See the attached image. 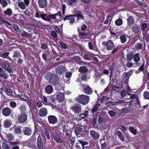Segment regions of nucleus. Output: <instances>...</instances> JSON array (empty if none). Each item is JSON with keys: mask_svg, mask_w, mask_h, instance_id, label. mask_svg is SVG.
<instances>
[{"mask_svg": "<svg viewBox=\"0 0 149 149\" xmlns=\"http://www.w3.org/2000/svg\"><path fill=\"white\" fill-rule=\"evenodd\" d=\"M102 45L103 46H106V49L107 50H112L114 48V46L113 42L110 40H109L107 42H103Z\"/></svg>", "mask_w": 149, "mask_h": 149, "instance_id": "nucleus-2", "label": "nucleus"}, {"mask_svg": "<svg viewBox=\"0 0 149 149\" xmlns=\"http://www.w3.org/2000/svg\"><path fill=\"white\" fill-rule=\"evenodd\" d=\"M58 82V77L57 75L54 74L49 81V83L51 84L55 85Z\"/></svg>", "mask_w": 149, "mask_h": 149, "instance_id": "nucleus-7", "label": "nucleus"}, {"mask_svg": "<svg viewBox=\"0 0 149 149\" xmlns=\"http://www.w3.org/2000/svg\"><path fill=\"white\" fill-rule=\"evenodd\" d=\"M1 66L8 72H10L11 71V68L8 63H4L2 64Z\"/></svg>", "mask_w": 149, "mask_h": 149, "instance_id": "nucleus-22", "label": "nucleus"}, {"mask_svg": "<svg viewBox=\"0 0 149 149\" xmlns=\"http://www.w3.org/2000/svg\"><path fill=\"white\" fill-rule=\"evenodd\" d=\"M108 113L109 114L111 117H113L114 116L116 113L114 111H112L110 110L108 111Z\"/></svg>", "mask_w": 149, "mask_h": 149, "instance_id": "nucleus-48", "label": "nucleus"}, {"mask_svg": "<svg viewBox=\"0 0 149 149\" xmlns=\"http://www.w3.org/2000/svg\"><path fill=\"white\" fill-rule=\"evenodd\" d=\"M21 112L22 113H24L26 111L25 106L24 105H22L19 108Z\"/></svg>", "mask_w": 149, "mask_h": 149, "instance_id": "nucleus-52", "label": "nucleus"}, {"mask_svg": "<svg viewBox=\"0 0 149 149\" xmlns=\"http://www.w3.org/2000/svg\"><path fill=\"white\" fill-rule=\"evenodd\" d=\"M13 27L15 30L16 31L18 32L19 31V28L17 25L14 24L13 25Z\"/></svg>", "mask_w": 149, "mask_h": 149, "instance_id": "nucleus-60", "label": "nucleus"}, {"mask_svg": "<svg viewBox=\"0 0 149 149\" xmlns=\"http://www.w3.org/2000/svg\"><path fill=\"white\" fill-rule=\"evenodd\" d=\"M109 100V97L106 96H103L102 98V101L104 102L107 101Z\"/></svg>", "mask_w": 149, "mask_h": 149, "instance_id": "nucleus-64", "label": "nucleus"}, {"mask_svg": "<svg viewBox=\"0 0 149 149\" xmlns=\"http://www.w3.org/2000/svg\"><path fill=\"white\" fill-rule=\"evenodd\" d=\"M81 13H82L81 12H79L78 13V15H77V19L78 20L80 19H84V17L83 15L81 14Z\"/></svg>", "mask_w": 149, "mask_h": 149, "instance_id": "nucleus-51", "label": "nucleus"}, {"mask_svg": "<svg viewBox=\"0 0 149 149\" xmlns=\"http://www.w3.org/2000/svg\"><path fill=\"white\" fill-rule=\"evenodd\" d=\"M120 38L121 42L123 43H125L126 40V37L124 35H122L120 36Z\"/></svg>", "mask_w": 149, "mask_h": 149, "instance_id": "nucleus-44", "label": "nucleus"}, {"mask_svg": "<svg viewBox=\"0 0 149 149\" xmlns=\"http://www.w3.org/2000/svg\"><path fill=\"white\" fill-rule=\"evenodd\" d=\"M40 17L43 20L49 21V17L47 14H41L40 15Z\"/></svg>", "mask_w": 149, "mask_h": 149, "instance_id": "nucleus-30", "label": "nucleus"}, {"mask_svg": "<svg viewBox=\"0 0 149 149\" xmlns=\"http://www.w3.org/2000/svg\"><path fill=\"white\" fill-rule=\"evenodd\" d=\"M78 71L81 73H85L88 72V69L85 66H82L79 68Z\"/></svg>", "mask_w": 149, "mask_h": 149, "instance_id": "nucleus-21", "label": "nucleus"}, {"mask_svg": "<svg viewBox=\"0 0 149 149\" xmlns=\"http://www.w3.org/2000/svg\"><path fill=\"white\" fill-rule=\"evenodd\" d=\"M47 113V111L46 108H42L39 111V115L40 116L43 117L46 116Z\"/></svg>", "mask_w": 149, "mask_h": 149, "instance_id": "nucleus-11", "label": "nucleus"}, {"mask_svg": "<svg viewBox=\"0 0 149 149\" xmlns=\"http://www.w3.org/2000/svg\"><path fill=\"white\" fill-rule=\"evenodd\" d=\"M68 19L70 20V24L73 23L75 20V19L74 17L71 16V15H66L64 18V20Z\"/></svg>", "mask_w": 149, "mask_h": 149, "instance_id": "nucleus-20", "label": "nucleus"}, {"mask_svg": "<svg viewBox=\"0 0 149 149\" xmlns=\"http://www.w3.org/2000/svg\"><path fill=\"white\" fill-rule=\"evenodd\" d=\"M45 135L46 136L47 139H50L49 134L48 131L46 130H45L44 131Z\"/></svg>", "mask_w": 149, "mask_h": 149, "instance_id": "nucleus-54", "label": "nucleus"}, {"mask_svg": "<svg viewBox=\"0 0 149 149\" xmlns=\"http://www.w3.org/2000/svg\"><path fill=\"white\" fill-rule=\"evenodd\" d=\"M56 98L58 101L62 102L64 100V94L62 93L58 92L57 94Z\"/></svg>", "mask_w": 149, "mask_h": 149, "instance_id": "nucleus-13", "label": "nucleus"}, {"mask_svg": "<svg viewBox=\"0 0 149 149\" xmlns=\"http://www.w3.org/2000/svg\"><path fill=\"white\" fill-rule=\"evenodd\" d=\"M97 118L96 117L93 118L92 121V126L95 128H97L98 127V125L97 122Z\"/></svg>", "mask_w": 149, "mask_h": 149, "instance_id": "nucleus-28", "label": "nucleus"}, {"mask_svg": "<svg viewBox=\"0 0 149 149\" xmlns=\"http://www.w3.org/2000/svg\"><path fill=\"white\" fill-rule=\"evenodd\" d=\"M133 63H132L131 62L128 61L126 63V66L128 68H130L132 66Z\"/></svg>", "mask_w": 149, "mask_h": 149, "instance_id": "nucleus-63", "label": "nucleus"}, {"mask_svg": "<svg viewBox=\"0 0 149 149\" xmlns=\"http://www.w3.org/2000/svg\"><path fill=\"white\" fill-rule=\"evenodd\" d=\"M46 143V141L45 142H42V141L40 136V134H39V136L37 138V146L38 148L39 149H43L44 147L43 144H45Z\"/></svg>", "mask_w": 149, "mask_h": 149, "instance_id": "nucleus-3", "label": "nucleus"}, {"mask_svg": "<svg viewBox=\"0 0 149 149\" xmlns=\"http://www.w3.org/2000/svg\"><path fill=\"white\" fill-rule=\"evenodd\" d=\"M46 92L48 93H51L53 91V88L52 86L50 85H47L45 88Z\"/></svg>", "mask_w": 149, "mask_h": 149, "instance_id": "nucleus-26", "label": "nucleus"}, {"mask_svg": "<svg viewBox=\"0 0 149 149\" xmlns=\"http://www.w3.org/2000/svg\"><path fill=\"white\" fill-rule=\"evenodd\" d=\"M21 56V55L19 52L18 51H17L14 53V54L13 56V57L14 58V59L15 60V58H16L17 57L19 58Z\"/></svg>", "mask_w": 149, "mask_h": 149, "instance_id": "nucleus-39", "label": "nucleus"}, {"mask_svg": "<svg viewBox=\"0 0 149 149\" xmlns=\"http://www.w3.org/2000/svg\"><path fill=\"white\" fill-rule=\"evenodd\" d=\"M41 48L43 49H47L48 48V46L46 43H43L41 45Z\"/></svg>", "mask_w": 149, "mask_h": 149, "instance_id": "nucleus-58", "label": "nucleus"}, {"mask_svg": "<svg viewBox=\"0 0 149 149\" xmlns=\"http://www.w3.org/2000/svg\"><path fill=\"white\" fill-rule=\"evenodd\" d=\"M5 90L8 93H11L12 92V90L8 86L5 87Z\"/></svg>", "mask_w": 149, "mask_h": 149, "instance_id": "nucleus-55", "label": "nucleus"}, {"mask_svg": "<svg viewBox=\"0 0 149 149\" xmlns=\"http://www.w3.org/2000/svg\"><path fill=\"white\" fill-rule=\"evenodd\" d=\"M11 120H6L4 122L3 126L5 128H8L10 126L11 124Z\"/></svg>", "mask_w": 149, "mask_h": 149, "instance_id": "nucleus-27", "label": "nucleus"}, {"mask_svg": "<svg viewBox=\"0 0 149 149\" xmlns=\"http://www.w3.org/2000/svg\"><path fill=\"white\" fill-rule=\"evenodd\" d=\"M79 78L83 81H86L87 80V77L86 74H79Z\"/></svg>", "mask_w": 149, "mask_h": 149, "instance_id": "nucleus-36", "label": "nucleus"}, {"mask_svg": "<svg viewBox=\"0 0 149 149\" xmlns=\"http://www.w3.org/2000/svg\"><path fill=\"white\" fill-rule=\"evenodd\" d=\"M78 141L80 143L82 147L84 148V146L87 145L88 144V142L86 141H84L82 140H78Z\"/></svg>", "mask_w": 149, "mask_h": 149, "instance_id": "nucleus-47", "label": "nucleus"}, {"mask_svg": "<svg viewBox=\"0 0 149 149\" xmlns=\"http://www.w3.org/2000/svg\"><path fill=\"white\" fill-rule=\"evenodd\" d=\"M11 113L10 109L8 107H7L4 108L2 111V114L5 116H9Z\"/></svg>", "mask_w": 149, "mask_h": 149, "instance_id": "nucleus-12", "label": "nucleus"}, {"mask_svg": "<svg viewBox=\"0 0 149 149\" xmlns=\"http://www.w3.org/2000/svg\"><path fill=\"white\" fill-rule=\"evenodd\" d=\"M84 58L87 60H90L92 58V57L90 55L86 54L84 56Z\"/></svg>", "mask_w": 149, "mask_h": 149, "instance_id": "nucleus-56", "label": "nucleus"}, {"mask_svg": "<svg viewBox=\"0 0 149 149\" xmlns=\"http://www.w3.org/2000/svg\"><path fill=\"white\" fill-rule=\"evenodd\" d=\"M27 116L25 113L20 114L18 118V121L20 123L25 122L27 120Z\"/></svg>", "mask_w": 149, "mask_h": 149, "instance_id": "nucleus-9", "label": "nucleus"}, {"mask_svg": "<svg viewBox=\"0 0 149 149\" xmlns=\"http://www.w3.org/2000/svg\"><path fill=\"white\" fill-rule=\"evenodd\" d=\"M0 77H2L4 79H7L9 76L7 72L3 70L0 73Z\"/></svg>", "mask_w": 149, "mask_h": 149, "instance_id": "nucleus-23", "label": "nucleus"}, {"mask_svg": "<svg viewBox=\"0 0 149 149\" xmlns=\"http://www.w3.org/2000/svg\"><path fill=\"white\" fill-rule=\"evenodd\" d=\"M82 130V128L81 127H78L76 128L74 130L75 134L76 135H78L80 134Z\"/></svg>", "mask_w": 149, "mask_h": 149, "instance_id": "nucleus-35", "label": "nucleus"}, {"mask_svg": "<svg viewBox=\"0 0 149 149\" xmlns=\"http://www.w3.org/2000/svg\"><path fill=\"white\" fill-rule=\"evenodd\" d=\"M9 104L10 107L13 108H15L16 106V104L14 101L11 102Z\"/></svg>", "mask_w": 149, "mask_h": 149, "instance_id": "nucleus-50", "label": "nucleus"}, {"mask_svg": "<svg viewBox=\"0 0 149 149\" xmlns=\"http://www.w3.org/2000/svg\"><path fill=\"white\" fill-rule=\"evenodd\" d=\"M71 109L75 113L78 114L81 111V106L79 104H75L71 108Z\"/></svg>", "mask_w": 149, "mask_h": 149, "instance_id": "nucleus-4", "label": "nucleus"}, {"mask_svg": "<svg viewBox=\"0 0 149 149\" xmlns=\"http://www.w3.org/2000/svg\"><path fill=\"white\" fill-rule=\"evenodd\" d=\"M56 72L57 74L60 75L62 74L64 72L65 68L63 65H60L56 68Z\"/></svg>", "mask_w": 149, "mask_h": 149, "instance_id": "nucleus-6", "label": "nucleus"}, {"mask_svg": "<svg viewBox=\"0 0 149 149\" xmlns=\"http://www.w3.org/2000/svg\"><path fill=\"white\" fill-rule=\"evenodd\" d=\"M116 134L119 138L123 142L125 140V138L124 135L122 132L118 130L116 132Z\"/></svg>", "mask_w": 149, "mask_h": 149, "instance_id": "nucleus-29", "label": "nucleus"}, {"mask_svg": "<svg viewBox=\"0 0 149 149\" xmlns=\"http://www.w3.org/2000/svg\"><path fill=\"white\" fill-rule=\"evenodd\" d=\"M134 54L130 52L126 55V58L129 61H131L133 58Z\"/></svg>", "mask_w": 149, "mask_h": 149, "instance_id": "nucleus-32", "label": "nucleus"}, {"mask_svg": "<svg viewBox=\"0 0 149 149\" xmlns=\"http://www.w3.org/2000/svg\"><path fill=\"white\" fill-rule=\"evenodd\" d=\"M143 97L145 99L149 100V92H145L143 93Z\"/></svg>", "mask_w": 149, "mask_h": 149, "instance_id": "nucleus-49", "label": "nucleus"}, {"mask_svg": "<svg viewBox=\"0 0 149 149\" xmlns=\"http://www.w3.org/2000/svg\"><path fill=\"white\" fill-rule=\"evenodd\" d=\"M132 31L134 33H138L139 30V26L136 24H134L131 27Z\"/></svg>", "mask_w": 149, "mask_h": 149, "instance_id": "nucleus-16", "label": "nucleus"}, {"mask_svg": "<svg viewBox=\"0 0 149 149\" xmlns=\"http://www.w3.org/2000/svg\"><path fill=\"white\" fill-rule=\"evenodd\" d=\"M84 92L86 94H90L92 92V89L88 86H86L85 88H83Z\"/></svg>", "mask_w": 149, "mask_h": 149, "instance_id": "nucleus-19", "label": "nucleus"}, {"mask_svg": "<svg viewBox=\"0 0 149 149\" xmlns=\"http://www.w3.org/2000/svg\"><path fill=\"white\" fill-rule=\"evenodd\" d=\"M104 121V118L102 117H99L98 118V122L100 124L102 123Z\"/></svg>", "mask_w": 149, "mask_h": 149, "instance_id": "nucleus-59", "label": "nucleus"}, {"mask_svg": "<svg viewBox=\"0 0 149 149\" xmlns=\"http://www.w3.org/2000/svg\"><path fill=\"white\" fill-rule=\"evenodd\" d=\"M143 44L141 43H138L135 45V47L138 50L141 49L143 47Z\"/></svg>", "mask_w": 149, "mask_h": 149, "instance_id": "nucleus-41", "label": "nucleus"}, {"mask_svg": "<svg viewBox=\"0 0 149 149\" xmlns=\"http://www.w3.org/2000/svg\"><path fill=\"white\" fill-rule=\"evenodd\" d=\"M100 104L99 103H97L93 108L92 109V112L93 113L95 112L97 109H98V107L100 106Z\"/></svg>", "mask_w": 149, "mask_h": 149, "instance_id": "nucleus-38", "label": "nucleus"}, {"mask_svg": "<svg viewBox=\"0 0 149 149\" xmlns=\"http://www.w3.org/2000/svg\"><path fill=\"white\" fill-rule=\"evenodd\" d=\"M129 129L132 134L135 135L137 133V130L133 126H130L129 127Z\"/></svg>", "mask_w": 149, "mask_h": 149, "instance_id": "nucleus-34", "label": "nucleus"}, {"mask_svg": "<svg viewBox=\"0 0 149 149\" xmlns=\"http://www.w3.org/2000/svg\"><path fill=\"white\" fill-rule=\"evenodd\" d=\"M129 77V74L125 72L123 73L121 76V78L123 81V82L125 83L128 81Z\"/></svg>", "mask_w": 149, "mask_h": 149, "instance_id": "nucleus-15", "label": "nucleus"}, {"mask_svg": "<svg viewBox=\"0 0 149 149\" xmlns=\"http://www.w3.org/2000/svg\"><path fill=\"white\" fill-rule=\"evenodd\" d=\"M52 135L54 140L56 142L59 143H63V141L60 136L56 132H53L52 133Z\"/></svg>", "mask_w": 149, "mask_h": 149, "instance_id": "nucleus-8", "label": "nucleus"}, {"mask_svg": "<svg viewBox=\"0 0 149 149\" xmlns=\"http://www.w3.org/2000/svg\"><path fill=\"white\" fill-rule=\"evenodd\" d=\"M76 100L79 103L84 105H86L88 103L90 98L88 96L81 95L76 97Z\"/></svg>", "mask_w": 149, "mask_h": 149, "instance_id": "nucleus-1", "label": "nucleus"}, {"mask_svg": "<svg viewBox=\"0 0 149 149\" xmlns=\"http://www.w3.org/2000/svg\"><path fill=\"white\" fill-rule=\"evenodd\" d=\"M12 11L10 8H8L7 10L4 11V14L8 16L11 15L12 14Z\"/></svg>", "mask_w": 149, "mask_h": 149, "instance_id": "nucleus-40", "label": "nucleus"}, {"mask_svg": "<svg viewBox=\"0 0 149 149\" xmlns=\"http://www.w3.org/2000/svg\"><path fill=\"white\" fill-rule=\"evenodd\" d=\"M148 24L146 23H143L141 25V29L143 32L145 31V28L147 27Z\"/></svg>", "mask_w": 149, "mask_h": 149, "instance_id": "nucleus-45", "label": "nucleus"}, {"mask_svg": "<svg viewBox=\"0 0 149 149\" xmlns=\"http://www.w3.org/2000/svg\"><path fill=\"white\" fill-rule=\"evenodd\" d=\"M18 6L22 10H25L26 8V6L22 1L19 2L18 3Z\"/></svg>", "mask_w": 149, "mask_h": 149, "instance_id": "nucleus-33", "label": "nucleus"}, {"mask_svg": "<svg viewBox=\"0 0 149 149\" xmlns=\"http://www.w3.org/2000/svg\"><path fill=\"white\" fill-rule=\"evenodd\" d=\"M9 52H6L2 54V57L3 58H6L8 55Z\"/></svg>", "mask_w": 149, "mask_h": 149, "instance_id": "nucleus-62", "label": "nucleus"}, {"mask_svg": "<svg viewBox=\"0 0 149 149\" xmlns=\"http://www.w3.org/2000/svg\"><path fill=\"white\" fill-rule=\"evenodd\" d=\"M120 94L122 97L125 96L126 95V93L125 90H122L120 92Z\"/></svg>", "mask_w": 149, "mask_h": 149, "instance_id": "nucleus-57", "label": "nucleus"}, {"mask_svg": "<svg viewBox=\"0 0 149 149\" xmlns=\"http://www.w3.org/2000/svg\"><path fill=\"white\" fill-rule=\"evenodd\" d=\"M133 59L135 62L137 63L139 61L140 59V56L139 53H136L134 55Z\"/></svg>", "mask_w": 149, "mask_h": 149, "instance_id": "nucleus-25", "label": "nucleus"}, {"mask_svg": "<svg viewBox=\"0 0 149 149\" xmlns=\"http://www.w3.org/2000/svg\"><path fill=\"white\" fill-rule=\"evenodd\" d=\"M72 73L70 72H67L65 73L66 77L68 78H70L71 76Z\"/></svg>", "mask_w": 149, "mask_h": 149, "instance_id": "nucleus-61", "label": "nucleus"}, {"mask_svg": "<svg viewBox=\"0 0 149 149\" xmlns=\"http://www.w3.org/2000/svg\"><path fill=\"white\" fill-rule=\"evenodd\" d=\"M23 132L25 135L29 136L30 135L32 131L30 128L25 127L23 130Z\"/></svg>", "mask_w": 149, "mask_h": 149, "instance_id": "nucleus-17", "label": "nucleus"}, {"mask_svg": "<svg viewBox=\"0 0 149 149\" xmlns=\"http://www.w3.org/2000/svg\"><path fill=\"white\" fill-rule=\"evenodd\" d=\"M127 25L130 26L134 23V21L133 17L132 16H130L128 17L127 19Z\"/></svg>", "mask_w": 149, "mask_h": 149, "instance_id": "nucleus-18", "label": "nucleus"}, {"mask_svg": "<svg viewBox=\"0 0 149 149\" xmlns=\"http://www.w3.org/2000/svg\"><path fill=\"white\" fill-rule=\"evenodd\" d=\"M120 88V87L118 86L113 85L112 86V89L114 91L118 92L119 91V90H118V89Z\"/></svg>", "mask_w": 149, "mask_h": 149, "instance_id": "nucleus-43", "label": "nucleus"}, {"mask_svg": "<svg viewBox=\"0 0 149 149\" xmlns=\"http://www.w3.org/2000/svg\"><path fill=\"white\" fill-rule=\"evenodd\" d=\"M77 2V0H68L67 1L68 4L71 6H76Z\"/></svg>", "mask_w": 149, "mask_h": 149, "instance_id": "nucleus-24", "label": "nucleus"}, {"mask_svg": "<svg viewBox=\"0 0 149 149\" xmlns=\"http://www.w3.org/2000/svg\"><path fill=\"white\" fill-rule=\"evenodd\" d=\"M38 4L40 8H44L47 6V0H38Z\"/></svg>", "mask_w": 149, "mask_h": 149, "instance_id": "nucleus-10", "label": "nucleus"}, {"mask_svg": "<svg viewBox=\"0 0 149 149\" xmlns=\"http://www.w3.org/2000/svg\"><path fill=\"white\" fill-rule=\"evenodd\" d=\"M14 132L15 134H21L22 131L21 130V127L20 126L14 127Z\"/></svg>", "mask_w": 149, "mask_h": 149, "instance_id": "nucleus-31", "label": "nucleus"}, {"mask_svg": "<svg viewBox=\"0 0 149 149\" xmlns=\"http://www.w3.org/2000/svg\"><path fill=\"white\" fill-rule=\"evenodd\" d=\"M2 148L4 149H10V147L8 146L7 144L4 143L2 144Z\"/></svg>", "mask_w": 149, "mask_h": 149, "instance_id": "nucleus-53", "label": "nucleus"}, {"mask_svg": "<svg viewBox=\"0 0 149 149\" xmlns=\"http://www.w3.org/2000/svg\"><path fill=\"white\" fill-rule=\"evenodd\" d=\"M48 122L49 124L53 125L56 124L58 122V119L56 117L53 115H49L48 117Z\"/></svg>", "mask_w": 149, "mask_h": 149, "instance_id": "nucleus-5", "label": "nucleus"}, {"mask_svg": "<svg viewBox=\"0 0 149 149\" xmlns=\"http://www.w3.org/2000/svg\"><path fill=\"white\" fill-rule=\"evenodd\" d=\"M105 104L106 105L109 106H113L115 105L114 102H112L111 101H109L105 103Z\"/></svg>", "mask_w": 149, "mask_h": 149, "instance_id": "nucleus-46", "label": "nucleus"}, {"mask_svg": "<svg viewBox=\"0 0 149 149\" xmlns=\"http://www.w3.org/2000/svg\"><path fill=\"white\" fill-rule=\"evenodd\" d=\"M123 22L122 19H117L115 22V24L118 26H120L123 24Z\"/></svg>", "mask_w": 149, "mask_h": 149, "instance_id": "nucleus-37", "label": "nucleus"}, {"mask_svg": "<svg viewBox=\"0 0 149 149\" xmlns=\"http://www.w3.org/2000/svg\"><path fill=\"white\" fill-rule=\"evenodd\" d=\"M53 74H52L49 73H47L45 76V77L46 79L47 80H49V81L52 77Z\"/></svg>", "mask_w": 149, "mask_h": 149, "instance_id": "nucleus-42", "label": "nucleus"}, {"mask_svg": "<svg viewBox=\"0 0 149 149\" xmlns=\"http://www.w3.org/2000/svg\"><path fill=\"white\" fill-rule=\"evenodd\" d=\"M90 133L91 135L94 139H98L100 136L99 133L94 130H92L90 131Z\"/></svg>", "mask_w": 149, "mask_h": 149, "instance_id": "nucleus-14", "label": "nucleus"}]
</instances>
